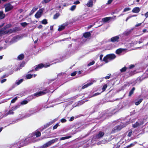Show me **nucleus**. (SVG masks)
Returning <instances> with one entry per match:
<instances>
[{"label":"nucleus","instance_id":"obj_35","mask_svg":"<svg viewBox=\"0 0 148 148\" xmlns=\"http://www.w3.org/2000/svg\"><path fill=\"white\" fill-rule=\"evenodd\" d=\"M41 23L43 24H46L47 23V20L45 19H44L42 21Z\"/></svg>","mask_w":148,"mask_h":148},{"label":"nucleus","instance_id":"obj_6","mask_svg":"<svg viewBox=\"0 0 148 148\" xmlns=\"http://www.w3.org/2000/svg\"><path fill=\"white\" fill-rule=\"evenodd\" d=\"M13 8V6L10 4H7L5 5V11L6 12L12 10Z\"/></svg>","mask_w":148,"mask_h":148},{"label":"nucleus","instance_id":"obj_51","mask_svg":"<svg viewBox=\"0 0 148 148\" xmlns=\"http://www.w3.org/2000/svg\"><path fill=\"white\" fill-rule=\"evenodd\" d=\"M76 74V72L75 71L73 73H72L71 74V76H75Z\"/></svg>","mask_w":148,"mask_h":148},{"label":"nucleus","instance_id":"obj_46","mask_svg":"<svg viewBox=\"0 0 148 148\" xmlns=\"http://www.w3.org/2000/svg\"><path fill=\"white\" fill-rule=\"evenodd\" d=\"M80 3V2L79 1H76L74 2L73 3H74V4H78Z\"/></svg>","mask_w":148,"mask_h":148},{"label":"nucleus","instance_id":"obj_54","mask_svg":"<svg viewBox=\"0 0 148 148\" xmlns=\"http://www.w3.org/2000/svg\"><path fill=\"white\" fill-rule=\"evenodd\" d=\"M51 0H44V1L45 3H48Z\"/></svg>","mask_w":148,"mask_h":148},{"label":"nucleus","instance_id":"obj_13","mask_svg":"<svg viewBox=\"0 0 148 148\" xmlns=\"http://www.w3.org/2000/svg\"><path fill=\"white\" fill-rule=\"evenodd\" d=\"M140 9L139 8L136 7L134 8L132 10V12L134 13H138L140 11Z\"/></svg>","mask_w":148,"mask_h":148},{"label":"nucleus","instance_id":"obj_33","mask_svg":"<svg viewBox=\"0 0 148 148\" xmlns=\"http://www.w3.org/2000/svg\"><path fill=\"white\" fill-rule=\"evenodd\" d=\"M107 87V84H105L103 86L102 88V92L104 91Z\"/></svg>","mask_w":148,"mask_h":148},{"label":"nucleus","instance_id":"obj_2","mask_svg":"<svg viewBox=\"0 0 148 148\" xmlns=\"http://www.w3.org/2000/svg\"><path fill=\"white\" fill-rule=\"evenodd\" d=\"M116 57V56L114 54H108L104 58L103 61L105 62L106 63H107L109 61L114 59Z\"/></svg>","mask_w":148,"mask_h":148},{"label":"nucleus","instance_id":"obj_1","mask_svg":"<svg viewBox=\"0 0 148 148\" xmlns=\"http://www.w3.org/2000/svg\"><path fill=\"white\" fill-rule=\"evenodd\" d=\"M10 27V25H7L4 27L3 29H0V36L4 34H10L14 30L11 29H7Z\"/></svg>","mask_w":148,"mask_h":148},{"label":"nucleus","instance_id":"obj_36","mask_svg":"<svg viewBox=\"0 0 148 148\" xmlns=\"http://www.w3.org/2000/svg\"><path fill=\"white\" fill-rule=\"evenodd\" d=\"M76 6L75 5H73L70 8V10L71 11H73L76 8Z\"/></svg>","mask_w":148,"mask_h":148},{"label":"nucleus","instance_id":"obj_23","mask_svg":"<svg viewBox=\"0 0 148 148\" xmlns=\"http://www.w3.org/2000/svg\"><path fill=\"white\" fill-rule=\"evenodd\" d=\"M135 90V88L133 87L131 90L130 92L129 93V96H130L133 93L134 91Z\"/></svg>","mask_w":148,"mask_h":148},{"label":"nucleus","instance_id":"obj_28","mask_svg":"<svg viewBox=\"0 0 148 148\" xmlns=\"http://www.w3.org/2000/svg\"><path fill=\"white\" fill-rule=\"evenodd\" d=\"M33 75L31 74H28L26 75V78L27 79H29L32 78Z\"/></svg>","mask_w":148,"mask_h":148},{"label":"nucleus","instance_id":"obj_11","mask_svg":"<svg viewBox=\"0 0 148 148\" xmlns=\"http://www.w3.org/2000/svg\"><path fill=\"white\" fill-rule=\"evenodd\" d=\"M42 13V10L41 9H40L36 13L35 15V17L37 18H40L41 15Z\"/></svg>","mask_w":148,"mask_h":148},{"label":"nucleus","instance_id":"obj_53","mask_svg":"<svg viewBox=\"0 0 148 148\" xmlns=\"http://www.w3.org/2000/svg\"><path fill=\"white\" fill-rule=\"evenodd\" d=\"M145 16L146 18L148 17V11L145 14Z\"/></svg>","mask_w":148,"mask_h":148},{"label":"nucleus","instance_id":"obj_26","mask_svg":"<svg viewBox=\"0 0 148 148\" xmlns=\"http://www.w3.org/2000/svg\"><path fill=\"white\" fill-rule=\"evenodd\" d=\"M23 80V79H20V80L17 81L16 82V83L17 85H19L21 83H22Z\"/></svg>","mask_w":148,"mask_h":148},{"label":"nucleus","instance_id":"obj_24","mask_svg":"<svg viewBox=\"0 0 148 148\" xmlns=\"http://www.w3.org/2000/svg\"><path fill=\"white\" fill-rule=\"evenodd\" d=\"M24 57V55L23 54H21L18 56V58L19 60H21Z\"/></svg>","mask_w":148,"mask_h":148},{"label":"nucleus","instance_id":"obj_57","mask_svg":"<svg viewBox=\"0 0 148 148\" xmlns=\"http://www.w3.org/2000/svg\"><path fill=\"white\" fill-rule=\"evenodd\" d=\"M110 75L109 76H106L105 77V79H109L110 78Z\"/></svg>","mask_w":148,"mask_h":148},{"label":"nucleus","instance_id":"obj_34","mask_svg":"<svg viewBox=\"0 0 148 148\" xmlns=\"http://www.w3.org/2000/svg\"><path fill=\"white\" fill-rule=\"evenodd\" d=\"M40 132L39 131H37L36 132V137H38L40 136Z\"/></svg>","mask_w":148,"mask_h":148},{"label":"nucleus","instance_id":"obj_45","mask_svg":"<svg viewBox=\"0 0 148 148\" xmlns=\"http://www.w3.org/2000/svg\"><path fill=\"white\" fill-rule=\"evenodd\" d=\"M136 142L133 143L131 144L129 146H130V147L133 146H134L136 144Z\"/></svg>","mask_w":148,"mask_h":148},{"label":"nucleus","instance_id":"obj_22","mask_svg":"<svg viewBox=\"0 0 148 148\" xmlns=\"http://www.w3.org/2000/svg\"><path fill=\"white\" fill-rule=\"evenodd\" d=\"M71 137V136H66L64 137H62L60 138V140H63L69 138Z\"/></svg>","mask_w":148,"mask_h":148},{"label":"nucleus","instance_id":"obj_8","mask_svg":"<svg viewBox=\"0 0 148 148\" xmlns=\"http://www.w3.org/2000/svg\"><path fill=\"white\" fill-rule=\"evenodd\" d=\"M68 25V24L67 23H63L61 25L59 26V28L58 29V31H61L64 29L65 27L67 26Z\"/></svg>","mask_w":148,"mask_h":148},{"label":"nucleus","instance_id":"obj_14","mask_svg":"<svg viewBox=\"0 0 148 148\" xmlns=\"http://www.w3.org/2000/svg\"><path fill=\"white\" fill-rule=\"evenodd\" d=\"M104 134V133L103 132H99V133L97 135L96 137L98 138H101L103 136Z\"/></svg>","mask_w":148,"mask_h":148},{"label":"nucleus","instance_id":"obj_4","mask_svg":"<svg viewBox=\"0 0 148 148\" xmlns=\"http://www.w3.org/2000/svg\"><path fill=\"white\" fill-rule=\"evenodd\" d=\"M49 66V65H45V66L43 64H40L36 66V67L35 69V70L36 71H37L39 70V69H40L42 68L43 67H45V68H47Z\"/></svg>","mask_w":148,"mask_h":148},{"label":"nucleus","instance_id":"obj_58","mask_svg":"<svg viewBox=\"0 0 148 148\" xmlns=\"http://www.w3.org/2000/svg\"><path fill=\"white\" fill-rule=\"evenodd\" d=\"M103 57V55H101L100 56V60H101L102 59V57Z\"/></svg>","mask_w":148,"mask_h":148},{"label":"nucleus","instance_id":"obj_37","mask_svg":"<svg viewBox=\"0 0 148 148\" xmlns=\"http://www.w3.org/2000/svg\"><path fill=\"white\" fill-rule=\"evenodd\" d=\"M17 97H15L14 99H13L11 101V103H14V102L17 100Z\"/></svg>","mask_w":148,"mask_h":148},{"label":"nucleus","instance_id":"obj_31","mask_svg":"<svg viewBox=\"0 0 148 148\" xmlns=\"http://www.w3.org/2000/svg\"><path fill=\"white\" fill-rule=\"evenodd\" d=\"M127 69V68L126 67H124L120 69V71L121 72H123L125 71Z\"/></svg>","mask_w":148,"mask_h":148},{"label":"nucleus","instance_id":"obj_25","mask_svg":"<svg viewBox=\"0 0 148 148\" xmlns=\"http://www.w3.org/2000/svg\"><path fill=\"white\" fill-rule=\"evenodd\" d=\"M142 124V123L140 124L138 122H136L133 125V126L135 128Z\"/></svg>","mask_w":148,"mask_h":148},{"label":"nucleus","instance_id":"obj_21","mask_svg":"<svg viewBox=\"0 0 148 148\" xmlns=\"http://www.w3.org/2000/svg\"><path fill=\"white\" fill-rule=\"evenodd\" d=\"M38 9V8L36 7H34L32 10L30 12V15H31L33 14Z\"/></svg>","mask_w":148,"mask_h":148},{"label":"nucleus","instance_id":"obj_39","mask_svg":"<svg viewBox=\"0 0 148 148\" xmlns=\"http://www.w3.org/2000/svg\"><path fill=\"white\" fill-rule=\"evenodd\" d=\"M95 61H93L91 62H90L88 64V66H89L92 65H93L95 64Z\"/></svg>","mask_w":148,"mask_h":148},{"label":"nucleus","instance_id":"obj_38","mask_svg":"<svg viewBox=\"0 0 148 148\" xmlns=\"http://www.w3.org/2000/svg\"><path fill=\"white\" fill-rule=\"evenodd\" d=\"M18 106H16L15 107H13L12 108V110L13 111H15L18 108Z\"/></svg>","mask_w":148,"mask_h":148},{"label":"nucleus","instance_id":"obj_12","mask_svg":"<svg viewBox=\"0 0 148 148\" xmlns=\"http://www.w3.org/2000/svg\"><path fill=\"white\" fill-rule=\"evenodd\" d=\"M86 5L89 7H92L93 5V1L92 0H89L88 1Z\"/></svg>","mask_w":148,"mask_h":148},{"label":"nucleus","instance_id":"obj_56","mask_svg":"<svg viewBox=\"0 0 148 148\" xmlns=\"http://www.w3.org/2000/svg\"><path fill=\"white\" fill-rule=\"evenodd\" d=\"M130 18H131V16H128V17H127V18H126L125 21H127V20Z\"/></svg>","mask_w":148,"mask_h":148},{"label":"nucleus","instance_id":"obj_62","mask_svg":"<svg viewBox=\"0 0 148 148\" xmlns=\"http://www.w3.org/2000/svg\"><path fill=\"white\" fill-rule=\"evenodd\" d=\"M51 123H49V124H47V127H48L49 125H51Z\"/></svg>","mask_w":148,"mask_h":148},{"label":"nucleus","instance_id":"obj_63","mask_svg":"<svg viewBox=\"0 0 148 148\" xmlns=\"http://www.w3.org/2000/svg\"><path fill=\"white\" fill-rule=\"evenodd\" d=\"M137 16L136 15H133L131 16H131V18L134 17V16Z\"/></svg>","mask_w":148,"mask_h":148},{"label":"nucleus","instance_id":"obj_5","mask_svg":"<svg viewBox=\"0 0 148 148\" xmlns=\"http://www.w3.org/2000/svg\"><path fill=\"white\" fill-rule=\"evenodd\" d=\"M96 82V81L95 80H92L90 82L83 86L82 87V88L84 89L86 88L88 86L92 85L95 82Z\"/></svg>","mask_w":148,"mask_h":148},{"label":"nucleus","instance_id":"obj_52","mask_svg":"<svg viewBox=\"0 0 148 148\" xmlns=\"http://www.w3.org/2000/svg\"><path fill=\"white\" fill-rule=\"evenodd\" d=\"M134 67V65H131L129 67V69H131Z\"/></svg>","mask_w":148,"mask_h":148},{"label":"nucleus","instance_id":"obj_59","mask_svg":"<svg viewBox=\"0 0 148 148\" xmlns=\"http://www.w3.org/2000/svg\"><path fill=\"white\" fill-rule=\"evenodd\" d=\"M74 119V117H72L71 118V119H70V121H73Z\"/></svg>","mask_w":148,"mask_h":148},{"label":"nucleus","instance_id":"obj_47","mask_svg":"<svg viewBox=\"0 0 148 148\" xmlns=\"http://www.w3.org/2000/svg\"><path fill=\"white\" fill-rule=\"evenodd\" d=\"M18 38V37L17 36L15 37H13V39L14 40V41H16Z\"/></svg>","mask_w":148,"mask_h":148},{"label":"nucleus","instance_id":"obj_48","mask_svg":"<svg viewBox=\"0 0 148 148\" xmlns=\"http://www.w3.org/2000/svg\"><path fill=\"white\" fill-rule=\"evenodd\" d=\"M66 121V120L65 119H61V121L62 123L65 122Z\"/></svg>","mask_w":148,"mask_h":148},{"label":"nucleus","instance_id":"obj_61","mask_svg":"<svg viewBox=\"0 0 148 148\" xmlns=\"http://www.w3.org/2000/svg\"><path fill=\"white\" fill-rule=\"evenodd\" d=\"M24 66V64H23V63H22L21 65H20V67H22L23 66Z\"/></svg>","mask_w":148,"mask_h":148},{"label":"nucleus","instance_id":"obj_15","mask_svg":"<svg viewBox=\"0 0 148 148\" xmlns=\"http://www.w3.org/2000/svg\"><path fill=\"white\" fill-rule=\"evenodd\" d=\"M14 113L13 111L11 110H9L8 112L6 113L3 116L5 117L8 115L13 114Z\"/></svg>","mask_w":148,"mask_h":148},{"label":"nucleus","instance_id":"obj_41","mask_svg":"<svg viewBox=\"0 0 148 148\" xmlns=\"http://www.w3.org/2000/svg\"><path fill=\"white\" fill-rule=\"evenodd\" d=\"M113 1V0H108L107 3H106V4L109 5Z\"/></svg>","mask_w":148,"mask_h":148},{"label":"nucleus","instance_id":"obj_27","mask_svg":"<svg viewBox=\"0 0 148 148\" xmlns=\"http://www.w3.org/2000/svg\"><path fill=\"white\" fill-rule=\"evenodd\" d=\"M60 15V14L59 13H56L55 14L53 18L54 19H57Z\"/></svg>","mask_w":148,"mask_h":148},{"label":"nucleus","instance_id":"obj_44","mask_svg":"<svg viewBox=\"0 0 148 148\" xmlns=\"http://www.w3.org/2000/svg\"><path fill=\"white\" fill-rule=\"evenodd\" d=\"M132 132V131H130L129 132L128 134V136L129 137H130L131 136Z\"/></svg>","mask_w":148,"mask_h":148},{"label":"nucleus","instance_id":"obj_7","mask_svg":"<svg viewBox=\"0 0 148 148\" xmlns=\"http://www.w3.org/2000/svg\"><path fill=\"white\" fill-rule=\"evenodd\" d=\"M125 125H120L118 126L117 127H115L114 128V129L112 131V132L114 133L115 132L114 130H120L122 127H124L125 126Z\"/></svg>","mask_w":148,"mask_h":148},{"label":"nucleus","instance_id":"obj_17","mask_svg":"<svg viewBox=\"0 0 148 148\" xmlns=\"http://www.w3.org/2000/svg\"><path fill=\"white\" fill-rule=\"evenodd\" d=\"M5 17V14L2 11H0V19L4 18Z\"/></svg>","mask_w":148,"mask_h":148},{"label":"nucleus","instance_id":"obj_43","mask_svg":"<svg viewBox=\"0 0 148 148\" xmlns=\"http://www.w3.org/2000/svg\"><path fill=\"white\" fill-rule=\"evenodd\" d=\"M100 93H99V92L96 93L94 94L92 97H94V96H96L98 95H99Z\"/></svg>","mask_w":148,"mask_h":148},{"label":"nucleus","instance_id":"obj_16","mask_svg":"<svg viewBox=\"0 0 148 148\" xmlns=\"http://www.w3.org/2000/svg\"><path fill=\"white\" fill-rule=\"evenodd\" d=\"M32 114L31 113V112L27 113L25 115L23 116L22 118H21V119H23L29 117L31 116Z\"/></svg>","mask_w":148,"mask_h":148},{"label":"nucleus","instance_id":"obj_19","mask_svg":"<svg viewBox=\"0 0 148 148\" xmlns=\"http://www.w3.org/2000/svg\"><path fill=\"white\" fill-rule=\"evenodd\" d=\"M111 18L110 17H108L104 18L102 19L103 22H106L108 21Z\"/></svg>","mask_w":148,"mask_h":148},{"label":"nucleus","instance_id":"obj_10","mask_svg":"<svg viewBox=\"0 0 148 148\" xmlns=\"http://www.w3.org/2000/svg\"><path fill=\"white\" fill-rule=\"evenodd\" d=\"M119 37L116 36L112 38L111 39V41L113 42H118L119 41Z\"/></svg>","mask_w":148,"mask_h":148},{"label":"nucleus","instance_id":"obj_20","mask_svg":"<svg viewBox=\"0 0 148 148\" xmlns=\"http://www.w3.org/2000/svg\"><path fill=\"white\" fill-rule=\"evenodd\" d=\"M123 51V49H122L120 48L117 49L116 51V53L118 54H119L121 53Z\"/></svg>","mask_w":148,"mask_h":148},{"label":"nucleus","instance_id":"obj_40","mask_svg":"<svg viewBox=\"0 0 148 148\" xmlns=\"http://www.w3.org/2000/svg\"><path fill=\"white\" fill-rule=\"evenodd\" d=\"M27 103V101H23L21 102V104L22 105L25 104Z\"/></svg>","mask_w":148,"mask_h":148},{"label":"nucleus","instance_id":"obj_50","mask_svg":"<svg viewBox=\"0 0 148 148\" xmlns=\"http://www.w3.org/2000/svg\"><path fill=\"white\" fill-rule=\"evenodd\" d=\"M6 81V79H3L1 81V83H3V82H5Z\"/></svg>","mask_w":148,"mask_h":148},{"label":"nucleus","instance_id":"obj_3","mask_svg":"<svg viewBox=\"0 0 148 148\" xmlns=\"http://www.w3.org/2000/svg\"><path fill=\"white\" fill-rule=\"evenodd\" d=\"M58 140V138H56L53 139H52L51 140H50L45 144H44L42 147L43 148H46L50 146L51 144L55 143V142H57Z\"/></svg>","mask_w":148,"mask_h":148},{"label":"nucleus","instance_id":"obj_29","mask_svg":"<svg viewBox=\"0 0 148 148\" xmlns=\"http://www.w3.org/2000/svg\"><path fill=\"white\" fill-rule=\"evenodd\" d=\"M28 23L26 22L22 23H20V24L23 27H25L28 25Z\"/></svg>","mask_w":148,"mask_h":148},{"label":"nucleus","instance_id":"obj_42","mask_svg":"<svg viewBox=\"0 0 148 148\" xmlns=\"http://www.w3.org/2000/svg\"><path fill=\"white\" fill-rule=\"evenodd\" d=\"M58 126V124L57 123L53 127V129H56L57 128V127Z\"/></svg>","mask_w":148,"mask_h":148},{"label":"nucleus","instance_id":"obj_64","mask_svg":"<svg viewBox=\"0 0 148 148\" xmlns=\"http://www.w3.org/2000/svg\"><path fill=\"white\" fill-rule=\"evenodd\" d=\"M146 31H147V30H146V29H143V32L144 33H145V32Z\"/></svg>","mask_w":148,"mask_h":148},{"label":"nucleus","instance_id":"obj_32","mask_svg":"<svg viewBox=\"0 0 148 148\" xmlns=\"http://www.w3.org/2000/svg\"><path fill=\"white\" fill-rule=\"evenodd\" d=\"M131 10V8H124L123 11V12H126L127 11H129Z\"/></svg>","mask_w":148,"mask_h":148},{"label":"nucleus","instance_id":"obj_55","mask_svg":"<svg viewBox=\"0 0 148 148\" xmlns=\"http://www.w3.org/2000/svg\"><path fill=\"white\" fill-rule=\"evenodd\" d=\"M38 38H37L35 40H34L33 39V40L34 41V43H36L38 41Z\"/></svg>","mask_w":148,"mask_h":148},{"label":"nucleus","instance_id":"obj_49","mask_svg":"<svg viewBox=\"0 0 148 148\" xmlns=\"http://www.w3.org/2000/svg\"><path fill=\"white\" fill-rule=\"evenodd\" d=\"M138 23V24H136L135 25V27H138V26H140L141 24H142V23Z\"/></svg>","mask_w":148,"mask_h":148},{"label":"nucleus","instance_id":"obj_18","mask_svg":"<svg viewBox=\"0 0 148 148\" xmlns=\"http://www.w3.org/2000/svg\"><path fill=\"white\" fill-rule=\"evenodd\" d=\"M91 34L89 32H87L84 33L83 34L85 38H87L90 36Z\"/></svg>","mask_w":148,"mask_h":148},{"label":"nucleus","instance_id":"obj_60","mask_svg":"<svg viewBox=\"0 0 148 148\" xmlns=\"http://www.w3.org/2000/svg\"><path fill=\"white\" fill-rule=\"evenodd\" d=\"M92 27V25H90V26H89L88 27V29H90V28H91V27Z\"/></svg>","mask_w":148,"mask_h":148},{"label":"nucleus","instance_id":"obj_9","mask_svg":"<svg viewBox=\"0 0 148 148\" xmlns=\"http://www.w3.org/2000/svg\"><path fill=\"white\" fill-rule=\"evenodd\" d=\"M47 92H46L45 91H40L39 92L36 93L34 94V95L36 96V97H38L40 96L43 95L45 94Z\"/></svg>","mask_w":148,"mask_h":148},{"label":"nucleus","instance_id":"obj_30","mask_svg":"<svg viewBox=\"0 0 148 148\" xmlns=\"http://www.w3.org/2000/svg\"><path fill=\"white\" fill-rule=\"evenodd\" d=\"M142 99H139L138 101H136L135 102V104L136 105H138L140 103L142 102Z\"/></svg>","mask_w":148,"mask_h":148}]
</instances>
